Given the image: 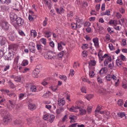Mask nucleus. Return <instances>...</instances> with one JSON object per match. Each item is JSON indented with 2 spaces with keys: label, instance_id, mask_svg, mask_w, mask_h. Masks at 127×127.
I'll use <instances>...</instances> for the list:
<instances>
[{
  "label": "nucleus",
  "instance_id": "1",
  "mask_svg": "<svg viewBox=\"0 0 127 127\" xmlns=\"http://www.w3.org/2000/svg\"><path fill=\"white\" fill-rule=\"evenodd\" d=\"M1 115L3 118V124L4 125H7L11 120L9 113L4 110L2 112Z\"/></svg>",
  "mask_w": 127,
  "mask_h": 127
},
{
  "label": "nucleus",
  "instance_id": "2",
  "mask_svg": "<svg viewBox=\"0 0 127 127\" xmlns=\"http://www.w3.org/2000/svg\"><path fill=\"white\" fill-rule=\"evenodd\" d=\"M45 58L48 59H54L56 58V55L55 53L52 52H48L45 56Z\"/></svg>",
  "mask_w": 127,
  "mask_h": 127
},
{
  "label": "nucleus",
  "instance_id": "3",
  "mask_svg": "<svg viewBox=\"0 0 127 127\" xmlns=\"http://www.w3.org/2000/svg\"><path fill=\"white\" fill-rule=\"evenodd\" d=\"M9 17L11 21V23L14 26L15 28H16L17 26L15 25V24H14V22L16 18L18 17L17 15L14 13L13 12H11L10 13Z\"/></svg>",
  "mask_w": 127,
  "mask_h": 127
},
{
  "label": "nucleus",
  "instance_id": "4",
  "mask_svg": "<svg viewBox=\"0 0 127 127\" xmlns=\"http://www.w3.org/2000/svg\"><path fill=\"white\" fill-rule=\"evenodd\" d=\"M14 52L12 51H9L8 53L4 57V59L5 60H11L14 57Z\"/></svg>",
  "mask_w": 127,
  "mask_h": 127
},
{
  "label": "nucleus",
  "instance_id": "5",
  "mask_svg": "<svg viewBox=\"0 0 127 127\" xmlns=\"http://www.w3.org/2000/svg\"><path fill=\"white\" fill-rule=\"evenodd\" d=\"M15 21H16V24H15V25L17 26V27L16 28H17V26L20 27L23 25L24 22V20L21 18L19 17H17Z\"/></svg>",
  "mask_w": 127,
  "mask_h": 127
},
{
  "label": "nucleus",
  "instance_id": "6",
  "mask_svg": "<svg viewBox=\"0 0 127 127\" xmlns=\"http://www.w3.org/2000/svg\"><path fill=\"white\" fill-rule=\"evenodd\" d=\"M10 77L11 78L13 79L15 81L17 82H20L22 80V77L21 76H15L12 75Z\"/></svg>",
  "mask_w": 127,
  "mask_h": 127
},
{
  "label": "nucleus",
  "instance_id": "7",
  "mask_svg": "<svg viewBox=\"0 0 127 127\" xmlns=\"http://www.w3.org/2000/svg\"><path fill=\"white\" fill-rule=\"evenodd\" d=\"M35 44L33 42L30 43L29 47L30 51L33 53H35Z\"/></svg>",
  "mask_w": 127,
  "mask_h": 127
},
{
  "label": "nucleus",
  "instance_id": "8",
  "mask_svg": "<svg viewBox=\"0 0 127 127\" xmlns=\"http://www.w3.org/2000/svg\"><path fill=\"white\" fill-rule=\"evenodd\" d=\"M1 26L2 29L7 30L9 28V25L8 22L4 21L3 22Z\"/></svg>",
  "mask_w": 127,
  "mask_h": 127
},
{
  "label": "nucleus",
  "instance_id": "9",
  "mask_svg": "<svg viewBox=\"0 0 127 127\" xmlns=\"http://www.w3.org/2000/svg\"><path fill=\"white\" fill-rule=\"evenodd\" d=\"M69 118L71 120L70 122L72 123L76 122V120L77 119V118L76 116L73 115H71L69 116Z\"/></svg>",
  "mask_w": 127,
  "mask_h": 127
},
{
  "label": "nucleus",
  "instance_id": "10",
  "mask_svg": "<svg viewBox=\"0 0 127 127\" xmlns=\"http://www.w3.org/2000/svg\"><path fill=\"white\" fill-rule=\"evenodd\" d=\"M57 101L58 104L60 106H63L65 103V100L63 98H59Z\"/></svg>",
  "mask_w": 127,
  "mask_h": 127
},
{
  "label": "nucleus",
  "instance_id": "11",
  "mask_svg": "<svg viewBox=\"0 0 127 127\" xmlns=\"http://www.w3.org/2000/svg\"><path fill=\"white\" fill-rule=\"evenodd\" d=\"M74 15V12L72 11H69L67 12V16L68 19L72 18Z\"/></svg>",
  "mask_w": 127,
  "mask_h": 127
},
{
  "label": "nucleus",
  "instance_id": "12",
  "mask_svg": "<svg viewBox=\"0 0 127 127\" xmlns=\"http://www.w3.org/2000/svg\"><path fill=\"white\" fill-rule=\"evenodd\" d=\"M93 41L94 43L95 46V47H98L99 46L98 38H94L93 39Z\"/></svg>",
  "mask_w": 127,
  "mask_h": 127
},
{
  "label": "nucleus",
  "instance_id": "13",
  "mask_svg": "<svg viewBox=\"0 0 127 127\" xmlns=\"http://www.w3.org/2000/svg\"><path fill=\"white\" fill-rule=\"evenodd\" d=\"M102 106L101 105H98L95 111V116H97L98 115L99 111L102 109Z\"/></svg>",
  "mask_w": 127,
  "mask_h": 127
},
{
  "label": "nucleus",
  "instance_id": "14",
  "mask_svg": "<svg viewBox=\"0 0 127 127\" xmlns=\"http://www.w3.org/2000/svg\"><path fill=\"white\" fill-rule=\"evenodd\" d=\"M39 70L34 69L32 73L33 76L34 77L37 78L38 77V74L39 72Z\"/></svg>",
  "mask_w": 127,
  "mask_h": 127
},
{
  "label": "nucleus",
  "instance_id": "15",
  "mask_svg": "<svg viewBox=\"0 0 127 127\" xmlns=\"http://www.w3.org/2000/svg\"><path fill=\"white\" fill-rule=\"evenodd\" d=\"M77 107L79 109V113L80 115H83L86 114L87 112L86 110L84 109H83L79 106H77Z\"/></svg>",
  "mask_w": 127,
  "mask_h": 127
},
{
  "label": "nucleus",
  "instance_id": "16",
  "mask_svg": "<svg viewBox=\"0 0 127 127\" xmlns=\"http://www.w3.org/2000/svg\"><path fill=\"white\" fill-rule=\"evenodd\" d=\"M0 43L1 45H4L6 42V38L3 37H1L0 38Z\"/></svg>",
  "mask_w": 127,
  "mask_h": 127
},
{
  "label": "nucleus",
  "instance_id": "17",
  "mask_svg": "<svg viewBox=\"0 0 127 127\" xmlns=\"http://www.w3.org/2000/svg\"><path fill=\"white\" fill-rule=\"evenodd\" d=\"M55 8L58 14H61L64 12V9H63V8L62 7H61L60 9L57 8Z\"/></svg>",
  "mask_w": 127,
  "mask_h": 127
},
{
  "label": "nucleus",
  "instance_id": "18",
  "mask_svg": "<svg viewBox=\"0 0 127 127\" xmlns=\"http://www.w3.org/2000/svg\"><path fill=\"white\" fill-rule=\"evenodd\" d=\"M36 107L35 104L32 103H30L28 105L29 108L31 110H33Z\"/></svg>",
  "mask_w": 127,
  "mask_h": 127
},
{
  "label": "nucleus",
  "instance_id": "19",
  "mask_svg": "<svg viewBox=\"0 0 127 127\" xmlns=\"http://www.w3.org/2000/svg\"><path fill=\"white\" fill-rule=\"evenodd\" d=\"M78 109L77 106L75 107L74 106H72L71 107L69 108V110L71 112H74L75 113H76L77 112V110L76 109Z\"/></svg>",
  "mask_w": 127,
  "mask_h": 127
},
{
  "label": "nucleus",
  "instance_id": "20",
  "mask_svg": "<svg viewBox=\"0 0 127 127\" xmlns=\"http://www.w3.org/2000/svg\"><path fill=\"white\" fill-rule=\"evenodd\" d=\"M96 62L95 60H91L89 62V65L91 66H94L96 64Z\"/></svg>",
  "mask_w": 127,
  "mask_h": 127
},
{
  "label": "nucleus",
  "instance_id": "21",
  "mask_svg": "<svg viewBox=\"0 0 127 127\" xmlns=\"http://www.w3.org/2000/svg\"><path fill=\"white\" fill-rule=\"evenodd\" d=\"M71 26L72 27V28L73 29L76 30L78 28V25L77 23H72L71 24Z\"/></svg>",
  "mask_w": 127,
  "mask_h": 127
},
{
  "label": "nucleus",
  "instance_id": "22",
  "mask_svg": "<svg viewBox=\"0 0 127 127\" xmlns=\"http://www.w3.org/2000/svg\"><path fill=\"white\" fill-rule=\"evenodd\" d=\"M106 69V68L105 67L102 68L99 71V73L100 74L106 73L107 72Z\"/></svg>",
  "mask_w": 127,
  "mask_h": 127
},
{
  "label": "nucleus",
  "instance_id": "23",
  "mask_svg": "<svg viewBox=\"0 0 127 127\" xmlns=\"http://www.w3.org/2000/svg\"><path fill=\"white\" fill-rule=\"evenodd\" d=\"M31 35L34 38L36 36L37 34L36 31L34 30H32L31 31Z\"/></svg>",
  "mask_w": 127,
  "mask_h": 127
},
{
  "label": "nucleus",
  "instance_id": "24",
  "mask_svg": "<svg viewBox=\"0 0 127 127\" xmlns=\"http://www.w3.org/2000/svg\"><path fill=\"white\" fill-rule=\"evenodd\" d=\"M102 14V15H107L109 16L110 15V12L109 10H107L105 12H103Z\"/></svg>",
  "mask_w": 127,
  "mask_h": 127
},
{
  "label": "nucleus",
  "instance_id": "25",
  "mask_svg": "<svg viewBox=\"0 0 127 127\" xmlns=\"http://www.w3.org/2000/svg\"><path fill=\"white\" fill-rule=\"evenodd\" d=\"M64 110L63 108L61 107L60 109H57L56 110V112L57 114H60L61 113L64 111Z\"/></svg>",
  "mask_w": 127,
  "mask_h": 127
},
{
  "label": "nucleus",
  "instance_id": "26",
  "mask_svg": "<svg viewBox=\"0 0 127 127\" xmlns=\"http://www.w3.org/2000/svg\"><path fill=\"white\" fill-rule=\"evenodd\" d=\"M9 39L12 41H14L15 39V37L13 34H8Z\"/></svg>",
  "mask_w": 127,
  "mask_h": 127
},
{
  "label": "nucleus",
  "instance_id": "27",
  "mask_svg": "<svg viewBox=\"0 0 127 127\" xmlns=\"http://www.w3.org/2000/svg\"><path fill=\"white\" fill-rule=\"evenodd\" d=\"M49 121L50 123H52L54 119L55 116L53 115H51L49 117Z\"/></svg>",
  "mask_w": 127,
  "mask_h": 127
},
{
  "label": "nucleus",
  "instance_id": "28",
  "mask_svg": "<svg viewBox=\"0 0 127 127\" xmlns=\"http://www.w3.org/2000/svg\"><path fill=\"white\" fill-rule=\"evenodd\" d=\"M51 93L50 91H48L45 93L43 96L44 98H48L50 95Z\"/></svg>",
  "mask_w": 127,
  "mask_h": 127
},
{
  "label": "nucleus",
  "instance_id": "29",
  "mask_svg": "<svg viewBox=\"0 0 127 127\" xmlns=\"http://www.w3.org/2000/svg\"><path fill=\"white\" fill-rule=\"evenodd\" d=\"M36 90V87L35 86H32L30 88V91L32 92H35Z\"/></svg>",
  "mask_w": 127,
  "mask_h": 127
},
{
  "label": "nucleus",
  "instance_id": "30",
  "mask_svg": "<svg viewBox=\"0 0 127 127\" xmlns=\"http://www.w3.org/2000/svg\"><path fill=\"white\" fill-rule=\"evenodd\" d=\"M45 36L47 37H50L52 33L50 32H47L45 33Z\"/></svg>",
  "mask_w": 127,
  "mask_h": 127
},
{
  "label": "nucleus",
  "instance_id": "31",
  "mask_svg": "<svg viewBox=\"0 0 127 127\" xmlns=\"http://www.w3.org/2000/svg\"><path fill=\"white\" fill-rule=\"evenodd\" d=\"M118 116L122 118L126 116V114L124 112H119L118 113Z\"/></svg>",
  "mask_w": 127,
  "mask_h": 127
},
{
  "label": "nucleus",
  "instance_id": "32",
  "mask_svg": "<svg viewBox=\"0 0 127 127\" xmlns=\"http://www.w3.org/2000/svg\"><path fill=\"white\" fill-rule=\"evenodd\" d=\"M24 97H26V95H25V94L23 93H21L19 95V98L20 100H21Z\"/></svg>",
  "mask_w": 127,
  "mask_h": 127
},
{
  "label": "nucleus",
  "instance_id": "33",
  "mask_svg": "<svg viewBox=\"0 0 127 127\" xmlns=\"http://www.w3.org/2000/svg\"><path fill=\"white\" fill-rule=\"evenodd\" d=\"M93 97V95L92 94H89L87 95L86 97V98L88 100H90Z\"/></svg>",
  "mask_w": 127,
  "mask_h": 127
},
{
  "label": "nucleus",
  "instance_id": "34",
  "mask_svg": "<svg viewBox=\"0 0 127 127\" xmlns=\"http://www.w3.org/2000/svg\"><path fill=\"white\" fill-rule=\"evenodd\" d=\"M64 51H62L59 53L58 55L57 56L59 58H62L64 55Z\"/></svg>",
  "mask_w": 127,
  "mask_h": 127
},
{
  "label": "nucleus",
  "instance_id": "35",
  "mask_svg": "<svg viewBox=\"0 0 127 127\" xmlns=\"http://www.w3.org/2000/svg\"><path fill=\"white\" fill-rule=\"evenodd\" d=\"M116 63L117 65L118 66L122 64V61L118 59L116 60Z\"/></svg>",
  "mask_w": 127,
  "mask_h": 127
},
{
  "label": "nucleus",
  "instance_id": "36",
  "mask_svg": "<svg viewBox=\"0 0 127 127\" xmlns=\"http://www.w3.org/2000/svg\"><path fill=\"white\" fill-rule=\"evenodd\" d=\"M59 78L63 80L64 81H65L67 79V77L65 75H60L59 76Z\"/></svg>",
  "mask_w": 127,
  "mask_h": 127
},
{
  "label": "nucleus",
  "instance_id": "37",
  "mask_svg": "<svg viewBox=\"0 0 127 127\" xmlns=\"http://www.w3.org/2000/svg\"><path fill=\"white\" fill-rule=\"evenodd\" d=\"M8 34H13L14 33V30L10 28L8 31Z\"/></svg>",
  "mask_w": 127,
  "mask_h": 127
},
{
  "label": "nucleus",
  "instance_id": "38",
  "mask_svg": "<svg viewBox=\"0 0 127 127\" xmlns=\"http://www.w3.org/2000/svg\"><path fill=\"white\" fill-rule=\"evenodd\" d=\"M28 64V62L27 60H24L23 61L22 63V65L23 66L27 65Z\"/></svg>",
  "mask_w": 127,
  "mask_h": 127
},
{
  "label": "nucleus",
  "instance_id": "39",
  "mask_svg": "<svg viewBox=\"0 0 127 127\" xmlns=\"http://www.w3.org/2000/svg\"><path fill=\"white\" fill-rule=\"evenodd\" d=\"M88 45L87 44H83L82 47L83 49H87L88 48Z\"/></svg>",
  "mask_w": 127,
  "mask_h": 127
},
{
  "label": "nucleus",
  "instance_id": "40",
  "mask_svg": "<svg viewBox=\"0 0 127 127\" xmlns=\"http://www.w3.org/2000/svg\"><path fill=\"white\" fill-rule=\"evenodd\" d=\"M47 21V18H45V19L43 22V26L45 27L46 25Z\"/></svg>",
  "mask_w": 127,
  "mask_h": 127
},
{
  "label": "nucleus",
  "instance_id": "41",
  "mask_svg": "<svg viewBox=\"0 0 127 127\" xmlns=\"http://www.w3.org/2000/svg\"><path fill=\"white\" fill-rule=\"evenodd\" d=\"M123 100L122 99H119L118 101V104L119 105L121 106L123 104Z\"/></svg>",
  "mask_w": 127,
  "mask_h": 127
},
{
  "label": "nucleus",
  "instance_id": "42",
  "mask_svg": "<svg viewBox=\"0 0 127 127\" xmlns=\"http://www.w3.org/2000/svg\"><path fill=\"white\" fill-rule=\"evenodd\" d=\"M36 47L37 49L39 51V52H40L41 50V46L39 44H37L36 45Z\"/></svg>",
  "mask_w": 127,
  "mask_h": 127
},
{
  "label": "nucleus",
  "instance_id": "43",
  "mask_svg": "<svg viewBox=\"0 0 127 127\" xmlns=\"http://www.w3.org/2000/svg\"><path fill=\"white\" fill-rule=\"evenodd\" d=\"M105 78L108 81H110L111 79V78L110 75H108L105 76Z\"/></svg>",
  "mask_w": 127,
  "mask_h": 127
},
{
  "label": "nucleus",
  "instance_id": "44",
  "mask_svg": "<svg viewBox=\"0 0 127 127\" xmlns=\"http://www.w3.org/2000/svg\"><path fill=\"white\" fill-rule=\"evenodd\" d=\"M18 32L19 34L22 36H25V34L24 33V32L21 30H20Z\"/></svg>",
  "mask_w": 127,
  "mask_h": 127
},
{
  "label": "nucleus",
  "instance_id": "45",
  "mask_svg": "<svg viewBox=\"0 0 127 127\" xmlns=\"http://www.w3.org/2000/svg\"><path fill=\"white\" fill-rule=\"evenodd\" d=\"M77 22L78 23H80L81 24L83 23V20L82 19H80L79 18H78L76 20Z\"/></svg>",
  "mask_w": 127,
  "mask_h": 127
},
{
  "label": "nucleus",
  "instance_id": "46",
  "mask_svg": "<svg viewBox=\"0 0 127 127\" xmlns=\"http://www.w3.org/2000/svg\"><path fill=\"white\" fill-rule=\"evenodd\" d=\"M109 47L111 50H114V48L112 44H109Z\"/></svg>",
  "mask_w": 127,
  "mask_h": 127
},
{
  "label": "nucleus",
  "instance_id": "47",
  "mask_svg": "<svg viewBox=\"0 0 127 127\" xmlns=\"http://www.w3.org/2000/svg\"><path fill=\"white\" fill-rule=\"evenodd\" d=\"M91 25V23L89 22H86L84 23V25L85 27H89Z\"/></svg>",
  "mask_w": 127,
  "mask_h": 127
},
{
  "label": "nucleus",
  "instance_id": "48",
  "mask_svg": "<svg viewBox=\"0 0 127 127\" xmlns=\"http://www.w3.org/2000/svg\"><path fill=\"white\" fill-rule=\"evenodd\" d=\"M41 42L43 43L45 45L46 43V40L44 38H42L40 39Z\"/></svg>",
  "mask_w": 127,
  "mask_h": 127
},
{
  "label": "nucleus",
  "instance_id": "49",
  "mask_svg": "<svg viewBox=\"0 0 127 127\" xmlns=\"http://www.w3.org/2000/svg\"><path fill=\"white\" fill-rule=\"evenodd\" d=\"M105 37L106 40L108 41H109L110 39V35L108 33L106 34Z\"/></svg>",
  "mask_w": 127,
  "mask_h": 127
},
{
  "label": "nucleus",
  "instance_id": "50",
  "mask_svg": "<svg viewBox=\"0 0 127 127\" xmlns=\"http://www.w3.org/2000/svg\"><path fill=\"white\" fill-rule=\"evenodd\" d=\"M8 7L5 5H3L1 7V8L5 11H6L8 9Z\"/></svg>",
  "mask_w": 127,
  "mask_h": 127
},
{
  "label": "nucleus",
  "instance_id": "51",
  "mask_svg": "<svg viewBox=\"0 0 127 127\" xmlns=\"http://www.w3.org/2000/svg\"><path fill=\"white\" fill-rule=\"evenodd\" d=\"M19 56H17L15 59L14 60V63L16 64H17L18 61L19 59Z\"/></svg>",
  "mask_w": 127,
  "mask_h": 127
},
{
  "label": "nucleus",
  "instance_id": "52",
  "mask_svg": "<svg viewBox=\"0 0 127 127\" xmlns=\"http://www.w3.org/2000/svg\"><path fill=\"white\" fill-rule=\"evenodd\" d=\"M8 46V49L9 51H13V50H14L13 46L12 45H9Z\"/></svg>",
  "mask_w": 127,
  "mask_h": 127
},
{
  "label": "nucleus",
  "instance_id": "53",
  "mask_svg": "<svg viewBox=\"0 0 127 127\" xmlns=\"http://www.w3.org/2000/svg\"><path fill=\"white\" fill-rule=\"evenodd\" d=\"M42 68V67L41 65L40 64H38L36 66V68L35 69H36L37 70H39L40 69Z\"/></svg>",
  "mask_w": 127,
  "mask_h": 127
},
{
  "label": "nucleus",
  "instance_id": "54",
  "mask_svg": "<svg viewBox=\"0 0 127 127\" xmlns=\"http://www.w3.org/2000/svg\"><path fill=\"white\" fill-rule=\"evenodd\" d=\"M87 52L86 51H84L82 52L83 54L82 56L83 57H86L87 55Z\"/></svg>",
  "mask_w": 127,
  "mask_h": 127
},
{
  "label": "nucleus",
  "instance_id": "55",
  "mask_svg": "<svg viewBox=\"0 0 127 127\" xmlns=\"http://www.w3.org/2000/svg\"><path fill=\"white\" fill-rule=\"evenodd\" d=\"M58 49L59 50H61L62 49V47L61 44L60 43H58Z\"/></svg>",
  "mask_w": 127,
  "mask_h": 127
},
{
  "label": "nucleus",
  "instance_id": "56",
  "mask_svg": "<svg viewBox=\"0 0 127 127\" xmlns=\"http://www.w3.org/2000/svg\"><path fill=\"white\" fill-rule=\"evenodd\" d=\"M49 44L52 47H54L55 46V44L54 43L53 41H51L49 42Z\"/></svg>",
  "mask_w": 127,
  "mask_h": 127
},
{
  "label": "nucleus",
  "instance_id": "57",
  "mask_svg": "<svg viewBox=\"0 0 127 127\" xmlns=\"http://www.w3.org/2000/svg\"><path fill=\"white\" fill-rule=\"evenodd\" d=\"M80 64L79 63L75 62L73 65V67L74 68H77V65H78V66H79Z\"/></svg>",
  "mask_w": 127,
  "mask_h": 127
},
{
  "label": "nucleus",
  "instance_id": "58",
  "mask_svg": "<svg viewBox=\"0 0 127 127\" xmlns=\"http://www.w3.org/2000/svg\"><path fill=\"white\" fill-rule=\"evenodd\" d=\"M95 74H94V71H91L89 72V75L91 76H94Z\"/></svg>",
  "mask_w": 127,
  "mask_h": 127
},
{
  "label": "nucleus",
  "instance_id": "59",
  "mask_svg": "<svg viewBox=\"0 0 127 127\" xmlns=\"http://www.w3.org/2000/svg\"><path fill=\"white\" fill-rule=\"evenodd\" d=\"M97 81L100 83H102L103 82L101 78L100 77H98L97 78Z\"/></svg>",
  "mask_w": 127,
  "mask_h": 127
},
{
  "label": "nucleus",
  "instance_id": "60",
  "mask_svg": "<svg viewBox=\"0 0 127 127\" xmlns=\"http://www.w3.org/2000/svg\"><path fill=\"white\" fill-rule=\"evenodd\" d=\"M109 61L107 60V59H106L104 61V66H106L107 65V64L109 62Z\"/></svg>",
  "mask_w": 127,
  "mask_h": 127
},
{
  "label": "nucleus",
  "instance_id": "61",
  "mask_svg": "<svg viewBox=\"0 0 127 127\" xmlns=\"http://www.w3.org/2000/svg\"><path fill=\"white\" fill-rule=\"evenodd\" d=\"M78 123L73 124L69 126L68 127H77V126Z\"/></svg>",
  "mask_w": 127,
  "mask_h": 127
},
{
  "label": "nucleus",
  "instance_id": "62",
  "mask_svg": "<svg viewBox=\"0 0 127 127\" xmlns=\"http://www.w3.org/2000/svg\"><path fill=\"white\" fill-rule=\"evenodd\" d=\"M11 2V0H5L4 1L5 3H6L7 5H8Z\"/></svg>",
  "mask_w": 127,
  "mask_h": 127
},
{
  "label": "nucleus",
  "instance_id": "63",
  "mask_svg": "<svg viewBox=\"0 0 127 127\" xmlns=\"http://www.w3.org/2000/svg\"><path fill=\"white\" fill-rule=\"evenodd\" d=\"M4 55V53L3 51L0 50V58H2L3 56Z\"/></svg>",
  "mask_w": 127,
  "mask_h": 127
},
{
  "label": "nucleus",
  "instance_id": "64",
  "mask_svg": "<svg viewBox=\"0 0 127 127\" xmlns=\"http://www.w3.org/2000/svg\"><path fill=\"white\" fill-rule=\"evenodd\" d=\"M98 56L100 60L101 61H102L103 60V56H101V55L100 54L98 53Z\"/></svg>",
  "mask_w": 127,
  "mask_h": 127
}]
</instances>
